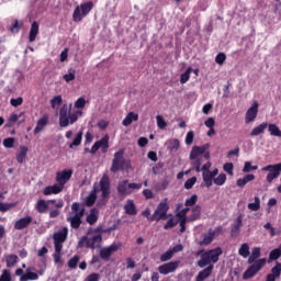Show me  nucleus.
Masks as SVG:
<instances>
[{
	"instance_id": "1",
	"label": "nucleus",
	"mask_w": 281,
	"mask_h": 281,
	"mask_svg": "<svg viewBox=\"0 0 281 281\" xmlns=\"http://www.w3.org/2000/svg\"><path fill=\"white\" fill-rule=\"evenodd\" d=\"M99 187L100 189L94 186L91 193L86 198L85 203L87 207H93L95 201H98V192H101L102 205H106V202L111 199V179L108 175H103L99 182Z\"/></svg>"
},
{
	"instance_id": "2",
	"label": "nucleus",
	"mask_w": 281,
	"mask_h": 281,
	"mask_svg": "<svg viewBox=\"0 0 281 281\" xmlns=\"http://www.w3.org/2000/svg\"><path fill=\"white\" fill-rule=\"evenodd\" d=\"M100 227L89 228L87 234L78 241L79 249L87 247V249H98L102 245V234H98Z\"/></svg>"
},
{
	"instance_id": "3",
	"label": "nucleus",
	"mask_w": 281,
	"mask_h": 281,
	"mask_svg": "<svg viewBox=\"0 0 281 281\" xmlns=\"http://www.w3.org/2000/svg\"><path fill=\"white\" fill-rule=\"evenodd\" d=\"M196 256H201V259L198 261V267L203 269L207 267V265H212V262L213 265H216V262H218V258L223 256V249L221 247L207 251L202 249L196 252Z\"/></svg>"
},
{
	"instance_id": "4",
	"label": "nucleus",
	"mask_w": 281,
	"mask_h": 281,
	"mask_svg": "<svg viewBox=\"0 0 281 281\" xmlns=\"http://www.w3.org/2000/svg\"><path fill=\"white\" fill-rule=\"evenodd\" d=\"M72 103L69 105L65 103L59 110V126L61 128H67L69 124H76L78 122V115H80V111H76L71 113Z\"/></svg>"
},
{
	"instance_id": "5",
	"label": "nucleus",
	"mask_w": 281,
	"mask_h": 281,
	"mask_svg": "<svg viewBox=\"0 0 281 281\" xmlns=\"http://www.w3.org/2000/svg\"><path fill=\"white\" fill-rule=\"evenodd\" d=\"M72 216L67 217V222L70 223V227L72 229H80V225H82V216H85V204L79 202H74L71 204Z\"/></svg>"
},
{
	"instance_id": "6",
	"label": "nucleus",
	"mask_w": 281,
	"mask_h": 281,
	"mask_svg": "<svg viewBox=\"0 0 281 281\" xmlns=\"http://www.w3.org/2000/svg\"><path fill=\"white\" fill-rule=\"evenodd\" d=\"M93 10V1L83 2L80 5L76 7L72 13V20L75 23H80L85 16Z\"/></svg>"
},
{
	"instance_id": "7",
	"label": "nucleus",
	"mask_w": 281,
	"mask_h": 281,
	"mask_svg": "<svg viewBox=\"0 0 281 281\" xmlns=\"http://www.w3.org/2000/svg\"><path fill=\"white\" fill-rule=\"evenodd\" d=\"M267 265V259H258L257 261L252 262L250 267L246 269V271L243 274V280H251V278H256L258 276V272L262 270V268Z\"/></svg>"
},
{
	"instance_id": "8",
	"label": "nucleus",
	"mask_w": 281,
	"mask_h": 281,
	"mask_svg": "<svg viewBox=\"0 0 281 281\" xmlns=\"http://www.w3.org/2000/svg\"><path fill=\"white\" fill-rule=\"evenodd\" d=\"M142 183H128V180H123L119 182L116 190L120 196H130L133 190H142Z\"/></svg>"
},
{
	"instance_id": "9",
	"label": "nucleus",
	"mask_w": 281,
	"mask_h": 281,
	"mask_svg": "<svg viewBox=\"0 0 281 281\" xmlns=\"http://www.w3.org/2000/svg\"><path fill=\"white\" fill-rule=\"evenodd\" d=\"M168 210H170V205H168L167 202H160L149 220L151 222L166 221L168 218Z\"/></svg>"
},
{
	"instance_id": "10",
	"label": "nucleus",
	"mask_w": 281,
	"mask_h": 281,
	"mask_svg": "<svg viewBox=\"0 0 281 281\" xmlns=\"http://www.w3.org/2000/svg\"><path fill=\"white\" fill-rule=\"evenodd\" d=\"M262 171L268 172V175H267L268 183H273V180L278 179V177H280L281 162L277 164V165H268L262 168Z\"/></svg>"
},
{
	"instance_id": "11",
	"label": "nucleus",
	"mask_w": 281,
	"mask_h": 281,
	"mask_svg": "<svg viewBox=\"0 0 281 281\" xmlns=\"http://www.w3.org/2000/svg\"><path fill=\"white\" fill-rule=\"evenodd\" d=\"M126 160L124 159V150H119L114 154L112 160L111 172H119V170H124Z\"/></svg>"
},
{
	"instance_id": "12",
	"label": "nucleus",
	"mask_w": 281,
	"mask_h": 281,
	"mask_svg": "<svg viewBox=\"0 0 281 281\" xmlns=\"http://www.w3.org/2000/svg\"><path fill=\"white\" fill-rule=\"evenodd\" d=\"M111 137L109 134H105L100 140H97L90 149L91 155H95L101 148L102 153H106L109 150V142Z\"/></svg>"
},
{
	"instance_id": "13",
	"label": "nucleus",
	"mask_w": 281,
	"mask_h": 281,
	"mask_svg": "<svg viewBox=\"0 0 281 281\" xmlns=\"http://www.w3.org/2000/svg\"><path fill=\"white\" fill-rule=\"evenodd\" d=\"M74 177L72 169H64L56 172V182L65 189V184Z\"/></svg>"
},
{
	"instance_id": "14",
	"label": "nucleus",
	"mask_w": 281,
	"mask_h": 281,
	"mask_svg": "<svg viewBox=\"0 0 281 281\" xmlns=\"http://www.w3.org/2000/svg\"><path fill=\"white\" fill-rule=\"evenodd\" d=\"M180 261H170L158 267L161 276H168V273H175L179 269Z\"/></svg>"
},
{
	"instance_id": "15",
	"label": "nucleus",
	"mask_w": 281,
	"mask_h": 281,
	"mask_svg": "<svg viewBox=\"0 0 281 281\" xmlns=\"http://www.w3.org/2000/svg\"><path fill=\"white\" fill-rule=\"evenodd\" d=\"M258 117V102H255L246 112L245 123L251 124Z\"/></svg>"
},
{
	"instance_id": "16",
	"label": "nucleus",
	"mask_w": 281,
	"mask_h": 281,
	"mask_svg": "<svg viewBox=\"0 0 281 281\" xmlns=\"http://www.w3.org/2000/svg\"><path fill=\"white\" fill-rule=\"evenodd\" d=\"M117 249H119L117 245L113 244L109 247L102 248L99 252V256L100 258H102V260H109V258H111V256H113V254H115Z\"/></svg>"
},
{
	"instance_id": "17",
	"label": "nucleus",
	"mask_w": 281,
	"mask_h": 281,
	"mask_svg": "<svg viewBox=\"0 0 281 281\" xmlns=\"http://www.w3.org/2000/svg\"><path fill=\"white\" fill-rule=\"evenodd\" d=\"M216 232H223V226H218L215 231H209V234H204L200 245H212L214 236H216Z\"/></svg>"
},
{
	"instance_id": "18",
	"label": "nucleus",
	"mask_w": 281,
	"mask_h": 281,
	"mask_svg": "<svg viewBox=\"0 0 281 281\" xmlns=\"http://www.w3.org/2000/svg\"><path fill=\"white\" fill-rule=\"evenodd\" d=\"M32 221L33 218L30 215L22 217L14 223V229H18V231L25 229L26 227H30V224L32 223Z\"/></svg>"
},
{
	"instance_id": "19",
	"label": "nucleus",
	"mask_w": 281,
	"mask_h": 281,
	"mask_svg": "<svg viewBox=\"0 0 281 281\" xmlns=\"http://www.w3.org/2000/svg\"><path fill=\"white\" fill-rule=\"evenodd\" d=\"M99 218H100V211L93 207L90 210V213L87 215L86 223H88V225H95Z\"/></svg>"
},
{
	"instance_id": "20",
	"label": "nucleus",
	"mask_w": 281,
	"mask_h": 281,
	"mask_svg": "<svg viewBox=\"0 0 281 281\" xmlns=\"http://www.w3.org/2000/svg\"><path fill=\"white\" fill-rule=\"evenodd\" d=\"M212 271H214V265H210L204 270L200 271L195 278V281H204L212 276Z\"/></svg>"
},
{
	"instance_id": "21",
	"label": "nucleus",
	"mask_w": 281,
	"mask_h": 281,
	"mask_svg": "<svg viewBox=\"0 0 281 281\" xmlns=\"http://www.w3.org/2000/svg\"><path fill=\"white\" fill-rule=\"evenodd\" d=\"M64 190L60 184H53L48 186L43 190L44 196H50V194H60V192Z\"/></svg>"
},
{
	"instance_id": "22",
	"label": "nucleus",
	"mask_w": 281,
	"mask_h": 281,
	"mask_svg": "<svg viewBox=\"0 0 281 281\" xmlns=\"http://www.w3.org/2000/svg\"><path fill=\"white\" fill-rule=\"evenodd\" d=\"M243 227V217H237L235 223L231 227V236L232 238H236L238 234H240V228Z\"/></svg>"
},
{
	"instance_id": "23",
	"label": "nucleus",
	"mask_w": 281,
	"mask_h": 281,
	"mask_svg": "<svg viewBox=\"0 0 281 281\" xmlns=\"http://www.w3.org/2000/svg\"><path fill=\"white\" fill-rule=\"evenodd\" d=\"M48 122H49V119L47 117V115H44L41 119H38L36 126L34 128V135H38V133H41V131H44L45 126H47Z\"/></svg>"
},
{
	"instance_id": "24",
	"label": "nucleus",
	"mask_w": 281,
	"mask_h": 281,
	"mask_svg": "<svg viewBox=\"0 0 281 281\" xmlns=\"http://www.w3.org/2000/svg\"><path fill=\"white\" fill-rule=\"evenodd\" d=\"M33 268H27L24 272V274H22V277H20L19 281H35L38 280V273L36 272H32Z\"/></svg>"
},
{
	"instance_id": "25",
	"label": "nucleus",
	"mask_w": 281,
	"mask_h": 281,
	"mask_svg": "<svg viewBox=\"0 0 281 281\" xmlns=\"http://www.w3.org/2000/svg\"><path fill=\"white\" fill-rule=\"evenodd\" d=\"M269 123L263 122L258 126L254 127L250 132V137H258V135H262L265 131H267Z\"/></svg>"
},
{
	"instance_id": "26",
	"label": "nucleus",
	"mask_w": 281,
	"mask_h": 281,
	"mask_svg": "<svg viewBox=\"0 0 281 281\" xmlns=\"http://www.w3.org/2000/svg\"><path fill=\"white\" fill-rule=\"evenodd\" d=\"M35 210L38 214H45L49 210V204L44 199H40L35 204Z\"/></svg>"
},
{
	"instance_id": "27",
	"label": "nucleus",
	"mask_w": 281,
	"mask_h": 281,
	"mask_svg": "<svg viewBox=\"0 0 281 281\" xmlns=\"http://www.w3.org/2000/svg\"><path fill=\"white\" fill-rule=\"evenodd\" d=\"M125 214L130 216H135L137 214V206H135V202L133 200H127L124 205Z\"/></svg>"
},
{
	"instance_id": "28",
	"label": "nucleus",
	"mask_w": 281,
	"mask_h": 281,
	"mask_svg": "<svg viewBox=\"0 0 281 281\" xmlns=\"http://www.w3.org/2000/svg\"><path fill=\"white\" fill-rule=\"evenodd\" d=\"M254 179H256V176L254 173H248L244 178L237 179L236 186L238 188H245L249 181H254Z\"/></svg>"
},
{
	"instance_id": "29",
	"label": "nucleus",
	"mask_w": 281,
	"mask_h": 281,
	"mask_svg": "<svg viewBox=\"0 0 281 281\" xmlns=\"http://www.w3.org/2000/svg\"><path fill=\"white\" fill-rule=\"evenodd\" d=\"M139 120V115L135 112H130L125 119L123 120V126H131L133 122H137Z\"/></svg>"
},
{
	"instance_id": "30",
	"label": "nucleus",
	"mask_w": 281,
	"mask_h": 281,
	"mask_svg": "<svg viewBox=\"0 0 281 281\" xmlns=\"http://www.w3.org/2000/svg\"><path fill=\"white\" fill-rule=\"evenodd\" d=\"M38 22L34 21L31 25L30 34H29V41L30 43H34L36 41V36H38Z\"/></svg>"
},
{
	"instance_id": "31",
	"label": "nucleus",
	"mask_w": 281,
	"mask_h": 281,
	"mask_svg": "<svg viewBox=\"0 0 281 281\" xmlns=\"http://www.w3.org/2000/svg\"><path fill=\"white\" fill-rule=\"evenodd\" d=\"M67 234H69V229L64 227L60 232L54 235V243H65L67 240Z\"/></svg>"
},
{
	"instance_id": "32",
	"label": "nucleus",
	"mask_w": 281,
	"mask_h": 281,
	"mask_svg": "<svg viewBox=\"0 0 281 281\" xmlns=\"http://www.w3.org/2000/svg\"><path fill=\"white\" fill-rule=\"evenodd\" d=\"M205 153V147L204 146H193L192 150L190 153V159H196L200 158L201 155Z\"/></svg>"
},
{
	"instance_id": "33",
	"label": "nucleus",
	"mask_w": 281,
	"mask_h": 281,
	"mask_svg": "<svg viewBox=\"0 0 281 281\" xmlns=\"http://www.w3.org/2000/svg\"><path fill=\"white\" fill-rule=\"evenodd\" d=\"M202 179H203L204 186L206 188H212V184L214 183V178L212 176V171L202 172Z\"/></svg>"
},
{
	"instance_id": "34",
	"label": "nucleus",
	"mask_w": 281,
	"mask_h": 281,
	"mask_svg": "<svg viewBox=\"0 0 281 281\" xmlns=\"http://www.w3.org/2000/svg\"><path fill=\"white\" fill-rule=\"evenodd\" d=\"M5 262L8 268L15 267L19 262V256L16 255H7L5 256Z\"/></svg>"
},
{
	"instance_id": "35",
	"label": "nucleus",
	"mask_w": 281,
	"mask_h": 281,
	"mask_svg": "<svg viewBox=\"0 0 281 281\" xmlns=\"http://www.w3.org/2000/svg\"><path fill=\"white\" fill-rule=\"evenodd\" d=\"M260 258V248L255 247L248 258V265H254Z\"/></svg>"
},
{
	"instance_id": "36",
	"label": "nucleus",
	"mask_w": 281,
	"mask_h": 281,
	"mask_svg": "<svg viewBox=\"0 0 281 281\" xmlns=\"http://www.w3.org/2000/svg\"><path fill=\"white\" fill-rule=\"evenodd\" d=\"M268 131L270 135H272V137H281V131L280 127H278V125L273 123L268 124Z\"/></svg>"
},
{
	"instance_id": "37",
	"label": "nucleus",
	"mask_w": 281,
	"mask_h": 281,
	"mask_svg": "<svg viewBox=\"0 0 281 281\" xmlns=\"http://www.w3.org/2000/svg\"><path fill=\"white\" fill-rule=\"evenodd\" d=\"M239 256H241V258H249L250 256V251H249V244L244 243L241 244L239 250H238Z\"/></svg>"
},
{
	"instance_id": "38",
	"label": "nucleus",
	"mask_w": 281,
	"mask_h": 281,
	"mask_svg": "<svg viewBox=\"0 0 281 281\" xmlns=\"http://www.w3.org/2000/svg\"><path fill=\"white\" fill-rule=\"evenodd\" d=\"M25 157H27V147H21L20 153L16 155L18 164H23L25 161Z\"/></svg>"
},
{
	"instance_id": "39",
	"label": "nucleus",
	"mask_w": 281,
	"mask_h": 281,
	"mask_svg": "<svg viewBox=\"0 0 281 281\" xmlns=\"http://www.w3.org/2000/svg\"><path fill=\"white\" fill-rule=\"evenodd\" d=\"M82 144V131L78 132L72 140V143L69 144V148H74L76 146H80Z\"/></svg>"
},
{
	"instance_id": "40",
	"label": "nucleus",
	"mask_w": 281,
	"mask_h": 281,
	"mask_svg": "<svg viewBox=\"0 0 281 281\" xmlns=\"http://www.w3.org/2000/svg\"><path fill=\"white\" fill-rule=\"evenodd\" d=\"M21 27H23V23L20 24L19 20H14L13 24L9 27V32H11V34H19Z\"/></svg>"
},
{
	"instance_id": "41",
	"label": "nucleus",
	"mask_w": 281,
	"mask_h": 281,
	"mask_svg": "<svg viewBox=\"0 0 281 281\" xmlns=\"http://www.w3.org/2000/svg\"><path fill=\"white\" fill-rule=\"evenodd\" d=\"M226 181H227V175H225V173H220L218 177L213 179V183L215 186H225Z\"/></svg>"
},
{
	"instance_id": "42",
	"label": "nucleus",
	"mask_w": 281,
	"mask_h": 281,
	"mask_svg": "<svg viewBox=\"0 0 281 281\" xmlns=\"http://www.w3.org/2000/svg\"><path fill=\"white\" fill-rule=\"evenodd\" d=\"M196 201H199V195L193 194L191 198L187 199L184 202L186 207H194L196 205Z\"/></svg>"
},
{
	"instance_id": "43",
	"label": "nucleus",
	"mask_w": 281,
	"mask_h": 281,
	"mask_svg": "<svg viewBox=\"0 0 281 281\" xmlns=\"http://www.w3.org/2000/svg\"><path fill=\"white\" fill-rule=\"evenodd\" d=\"M188 212H190V207L186 206L180 212L176 214V218H179V221H188Z\"/></svg>"
},
{
	"instance_id": "44",
	"label": "nucleus",
	"mask_w": 281,
	"mask_h": 281,
	"mask_svg": "<svg viewBox=\"0 0 281 281\" xmlns=\"http://www.w3.org/2000/svg\"><path fill=\"white\" fill-rule=\"evenodd\" d=\"M192 67L187 68L186 72L180 76V83L186 85L190 80V74H192Z\"/></svg>"
},
{
	"instance_id": "45",
	"label": "nucleus",
	"mask_w": 281,
	"mask_h": 281,
	"mask_svg": "<svg viewBox=\"0 0 281 281\" xmlns=\"http://www.w3.org/2000/svg\"><path fill=\"white\" fill-rule=\"evenodd\" d=\"M248 210H251V212H258V210H260V198L255 196V202L248 204Z\"/></svg>"
},
{
	"instance_id": "46",
	"label": "nucleus",
	"mask_w": 281,
	"mask_h": 281,
	"mask_svg": "<svg viewBox=\"0 0 281 281\" xmlns=\"http://www.w3.org/2000/svg\"><path fill=\"white\" fill-rule=\"evenodd\" d=\"M179 225V220L171 217L168 222L164 225V229H172V227H177Z\"/></svg>"
},
{
	"instance_id": "47",
	"label": "nucleus",
	"mask_w": 281,
	"mask_h": 281,
	"mask_svg": "<svg viewBox=\"0 0 281 281\" xmlns=\"http://www.w3.org/2000/svg\"><path fill=\"white\" fill-rule=\"evenodd\" d=\"M60 104H63V95H56L50 100L52 109H56L57 106H60Z\"/></svg>"
},
{
	"instance_id": "48",
	"label": "nucleus",
	"mask_w": 281,
	"mask_h": 281,
	"mask_svg": "<svg viewBox=\"0 0 281 281\" xmlns=\"http://www.w3.org/2000/svg\"><path fill=\"white\" fill-rule=\"evenodd\" d=\"M78 262H80V256L75 255L72 258L68 261L69 269H76L78 267Z\"/></svg>"
},
{
	"instance_id": "49",
	"label": "nucleus",
	"mask_w": 281,
	"mask_h": 281,
	"mask_svg": "<svg viewBox=\"0 0 281 281\" xmlns=\"http://www.w3.org/2000/svg\"><path fill=\"white\" fill-rule=\"evenodd\" d=\"M280 256H281V252H280V250H278V248L271 250L269 254L268 262H273V260H278V258H280Z\"/></svg>"
},
{
	"instance_id": "50",
	"label": "nucleus",
	"mask_w": 281,
	"mask_h": 281,
	"mask_svg": "<svg viewBox=\"0 0 281 281\" xmlns=\"http://www.w3.org/2000/svg\"><path fill=\"white\" fill-rule=\"evenodd\" d=\"M64 80L66 82H71V81L76 80V70L69 69L68 74L64 75Z\"/></svg>"
},
{
	"instance_id": "51",
	"label": "nucleus",
	"mask_w": 281,
	"mask_h": 281,
	"mask_svg": "<svg viewBox=\"0 0 281 281\" xmlns=\"http://www.w3.org/2000/svg\"><path fill=\"white\" fill-rule=\"evenodd\" d=\"M172 256H175V252H172V250L169 249L160 256V261L168 262V260H172Z\"/></svg>"
},
{
	"instance_id": "52",
	"label": "nucleus",
	"mask_w": 281,
	"mask_h": 281,
	"mask_svg": "<svg viewBox=\"0 0 281 281\" xmlns=\"http://www.w3.org/2000/svg\"><path fill=\"white\" fill-rule=\"evenodd\" d=\"M156 122H157L158 128H160L161 131H164V128L168 126V123L166 122V120H164V116L161 115L156 116Z\"/></svg>"
},
{
	"instance_id": "53",
	"label": "nucleus",
	"mask_w": 281,
	"mask_h": 281,
	"mask_svg": "<svg viewBox=\"0 0 281 281\" xmlns=\"http://www.w3.org/2000/svg\"><path fill=\"white\" fill-rule=\"evenodd\" d=\"M224 172H227L231 177H234V164L226 162L223 165Z\"/></svg>"
},
{
	"instance_id": "54",
	"label": "nucleus",
	"mask_w": 281,
	"mask_h": 281,
	"mask_svg": "<svg viewBox=\"0 0 281 281\" xmlns=\"http://www.w3.org/2000/svg\"><path fill=\"white\" fill-rule=\"evenodd\" d=\"M47 203H52V205H55V207L57 210H61V207H65V202L59 199V200H56V199H53V200H48Z\"/></svg>"
},
{
	"instance_id": "55",
	"label": "nucleus",
	"mask_w": 281,
	"mask_h": 281,
	"mask_svg": "<svg viewBox=\"0 0 281 281\" xmlns=\"http://www.w3.org/2000/svg\"><path fill=\"white\" fill-rule=\"evenodd\" d=\"M0 281H12V274L10 273V270L8 269L2 270V273L0 276Z\"/></svg>"
},
{
	"instance_id": "56",
	"label": "nucleus",
	"mask_w": 281,
	"mask_h": 281,
	"mask_svg": "<svg viewBox=\"0 0 281 281\" xmlns=\"http://www.w3.org/2000/svg\"><path fill=\"white\" fill-rule=\"evenodd\" d=\"M225 60H227V55H225V53H218L215 57V63L217 65H224Z\"/></svg>"
},
{
	"instance_id": "57",
	"label": "nucleus",
	"mask_w": 281,
	"mask_h": 281,
	"mask_svg": "<svg viewBox=\"0 0 281 281\" xmlns=\"http://www.w3.org/2000/svg\"><path fill=\"white\" fill-rule=\"evenodd\" d=\"M281 274V263H277L272 269L270 276L274 278H280Z\"/></svg>"
},
{
	"instance_id": "58",
	"label": "nucleus",
	"mask_w": 281,
	"mask_h": 281,
	"mask_svg": "<svg viewBox=\"0 0 281 281\" xmlns=\"http://www.w3.org/2000/svg\"><path fill=\"white\" fill-rule=\"evenodd\" d=\"M196 183V177H192L184 182L186 190H192Z\"/></svg>"
},
{
	"instance_id": "59",
	"label": "nucleus",
	"mask_w": 281,
	"mask_h": 281,
	"mask_svg": "<svg viewBox=\"0 0 281 281\" xmlns=\"http://www.w3.org/2000/svg\"><path fill=\"white\" fill-rule=\"evenodd\" d=\"M191 161L195 172H201V158H191Z\"/></svg>"
},
{
	"instance_id": "60",
	"label": "nucleus",
	"mask_w": 281,
	"mask_h": 281,
	"mask_svg": "<svg viewBox=\"0 0 281 281\" xmlns=\"http://www.w3.org/2000/svg\"><path fill=\"white\" fill-rule=\"evenodd\" d=\"M257 169H258V166H254V165H251V162L246 161L244 165V168H243V172H251Z\"/></svg>"
},
{
	"instance_id": "61",
	"label": "nucleus",
	"mask_w": 281,
	"mask_h": 281,
	"mask_svg": "<svg viewBox=\"0 0 281 281\" xmlns=\"http://www.w3.org/2000/svg\"><path fill=\"white\" fill-rule=\"evenodd\" d=\"M4 148H14V137H8L3 139Z\"/></svg>"
},
{
	"instance_id": "62",
	"label": "nucleus",
	"mask_w": 281,
	"mask_h": 281,
	"mask_svg": "<svg viewBox=\"0 0 281 281\" xmlns=\"http://www.w3.org/2000/svg\"><path fill=\"white\" fill-rule=\"evenodd\" d=\"M87 104V100L85 98L80 97L76 102H75V109H85Z\"/></svg>"
},
{
	"instance_id": "63",
	"label": "nucleus",
	"mask_w": 281,
	"mask_h": 281,
	"mask_svg": "<svg viewBox=\"0 0 281 281\" xmlns=\"http://www.w3.org/2000/svg\"><path fill=\"white\" fill-rule=\"evenodd\" d=\"M13 205L14 204H12V203L0 202V212H8V211L12 210Z\"/></svg>"
},
{
	"instance_id": "64",
	"label": "nucleus",
	"mask_w": 281,
	"mask_h": 281,
	"mask_svg": "<svg viewBox=\"0 0 281 281\" xmlns=\"http://www.w3.org/2000/svg\"><path fill=\"white\" fill-rule=\"evenodd\" d=\"M85 281H100V273H91L89 274Z\"/></svg>"
}]
</instances>
